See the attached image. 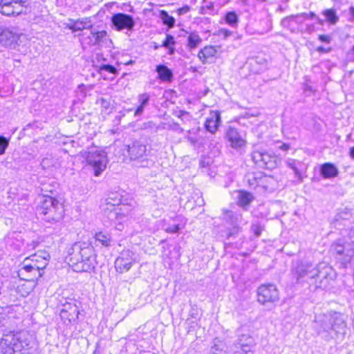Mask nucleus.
Wrapping results in <instances>:
<instances>
[{
	"mask_svg": "<svg viewBox=\"0 0 354 354\" xmlns=\"http://www.w3.org/2000/svg\"><path fill=\"white\" fill-rule=\"evenodd\" d=\"M219 218L230 225L225 230L221 231V237L227 241L226 243L235 248L241 247L243 243L242 226L246 225L248 221L243 218L240 212L225 209H222Z\"/></svg>",
	"mask_w": 354,
	"mask_h": 354,
	"instance_id": "1",
	"label": "nucleus"
},
{
	"mask_svg": "<svg viewBox=\"0 0 354 354\" xmlns=\"http://www.w3.org/2000/svg\"><path fill=\"white\" fill-rule=\"evenodd\" d=\"M28 344L19 334L10 331L4 334L0 341V354H27Z\"/></svg>",
	"mask_w": 354,
	"mask_h": 354,
	"instance_id": "2",
	"label": "nucleus"
},
{
	"mask_svg": "<svg viewBox=\"0 0 354 354\" xmlns=\"http://www.w3.org/2000/svg\"><path fill=\"white\" fill-rule=\"evenodd\" d=\"M37 211L42 215V219L47 222L59 221L63 217L64 207L53 196L46 197L39 202Z\"/></svg>",
	"mask_w": 354,
	"mask_h": 354,
	"instance_id": "3",
	"label": "nucleus"
},
{
	"mask_svg": "<svg viewBox=\"0 0 354 354\" xmlns=\"http://www.w3.org/2000/svg\"><path fill=\"white\" fill-rule=\"evenodd\" d=\"M124 150L130 160L133 161L135 164L140 167H149L153 164L150 157V150L147 149V146L140 141H136L131 145H126Z\"/></svg>",
	"mask_w": 354,
	"mask_h": 354,
	"instance_id": "4",
	"label": "nucleus"
},
{
	"mask_svg": "<svg viewBox=\"0 0 354 354\" xmlns=\"http://www.w3.org/2000/svg\"><path fill=\"white\" fill-rule=\"evenodd\" d=\"M330 250L335 253V258L341 266H346L354 256V247L343 239H338L331 245Z\"/></svg>",
	"mask_w": 354,
	"mask_h": 354,
	"instance_id": "5",
	"label": "nucleus"
},
{
	"mask_svg": "<svg viewBox=\"0 0 354 354\" xmlns=\"http://www.w3.org/2000/svg\"><path fill=\"white\" fill-rule=\"evenodd\" d=\"M87 164L92 167L95 176H100L106 167L108 162L104 151H89L86 156Z\"/></svg>",
	"mask_w": 354,
	"mask_h": 354,
	"instance_id": "6",
	"label": "nucleus"
},
{
	"mask_svg": "<svg viewBox=\"0 0 354 354\" xmlns=\"http://www.w3.org/2000/svg\"><path fill=\"white\" fill-rule=\"evenodd\" d=\"M111 28L118 32L126 30L132 32L134 30L136 22L135 18L129 14L117 12L111 17Z\"/></svg>",
	"mask_w": 354,
	"mask_h": 354,
	"instance_id": "7",
	"label": "nucleus"
},
{
	"mask_svg": "<svg viewBox=\"0 0 354 354\" xmlns=\"http://www.w3.org/2000/svg\"><path fill=\"white\" fill-rule=\"evenodd\" d=\"M251 157L254 164L259 168L272 170L277 167V156L266 151H254Z\"/></svg>",
	"mask_w": 354,
	"mask_h": 354,
	"instance_id": "8",
	"label": "nucleus"
},
{
	"mask_svg": "<svg viewBox=\"0 0 354 354\" xmlns=\"http://www.w3.org/2000/svg\"><path fill=\"white\" fill-rule=\"evenodd\" d=\"M278 297V290L274 285L263 284L258 288L257 300L263 304L274 302Z\"/></svg>",
	"mask_w": 354,
	"mask_h": 354,
	"instance_id": "9",
	"label": "nucleus"
},
{
	"mask_svg": "<svg viewBox=\"0 0 354 354\" xmlns=\"http://www.w3.org/2000/svg\"><path fill=\"white\" fill-rule=\"evenodd\" d=\"M89 30V35L84 38V42L90 46H103L106 44L108 35L106 30H98L93 28L92 25Z\"/></svg>",
	"mask_w": 354,
	"mask_h": 354,
	"instance_id": "10",
	"label": "nucleus"
},
{
	"mask_svg": "<svg viewBox=\"0 0 354 354\" xmlns=\"http://www.w3.org/2000/svg\"><path fill=\"white\" fill-rule=\"evenodd\" d=\"M225 138L230 143V146L235 149H240L246 144V141L243 138L238 129L231 126L226 129Z\"/></svg>",
	"mask_w": 354,
	"mask_h": 354,
	"instance_id": "11",
	"label": "nucleus"
},
{
	"mask_svg": "<svg viewBox=\"0 0 354 354\" xmlns=\"http://www.w3.org/2000/svg\"><path fill=\"white\" fill-rule=\"evenodd\" d=\"M79 309L75 303L66 302L60 312V317L64 323L75 322L78 318Z\"/></svg>",
	"mask_w": 354,
	"mask_h": 354,
	"instance_id": "12",
	"label": "nucleus"
},
{
	"mask_svg": "<svg viewBox=\"0 0 354 354\" xmlns=\"http://www.w3.org/2000/svg\"><path fill=\"white\" fill-rule=\"evenodd\" d=\"M19 35L9 28L0 26V44L7 48H15Z\"/></svg>",
	"mask_w": 354,
	"mask_h": 354,
	"instance_id": "13",
	"label": "nucleus"
},
{
	"mask_svg": "<svg viewBox=\"0 0 354 354\" xmlns=\"http://www.w3.org/2000/svg\"><path fill=\"white\" fill-rule=\"evenodd\" d=\"M221 48L220 46H206L199 50L198 57L203 64H212L217 57L216 55Z\"/></svg>",
	"mask_w": 354,
	"mask_h": 354,
	"instance_id": "14",
	"label": "nucleus"
},
{
	"mask_svg": "<svg viewBox=\"0 0 354 354\" xmlns=\"http://www.w3.org/2000/svg\"><path fill=\"white\" fill-rule=\"evenodd\" d=\"M221 124V113L218 111H211L206 118L204 127L211 134H214Z\"/></svg>",
	"mask_w": 354,
	"mask_h": 354,
	"instance_id": "15",
	"label": "nucleus"
},
{
	"mask_svg": "<svg viewBox=\"0 0 354 354\" xmlns=\"http://www.w3.org/2000/svg\"><path fill=\"white\" fill-rule=\"evenodd\" d=\"M338 168L334 163L327 162L319 166V174L323 179H332L339 175Z\"/></svg>",
	"mask_w": 354,
	"mask_h": 354,
	"instance_id": "16",
	"label": "nucleus"
},
{
	"mask_svg": "<svg viewBox=\"0 0 354 354\" xmlns=\"http://www.w3.org/2000/svg\"><path fill=\"white\" fill-rule=\"evenodd\" d=\"M111 243V235L108 232H99L95 234L93 239L90 241V245L94 246L109 247Z\"/></svg>",
	"mask_w": 354,
	"mask_h": 354,
	"instance_id": "17",
	"label": "nucleus"
},
{
	"mask_svg": "<svg viewBox=\"0 0 354 354\" xmlns=\"http://www.w3.org/2000/svg\"><path fill=\"white\" fill-rule=\"evenodd\" d=\"M155 71L157 73V78L163 82H171L174 79V73L171 69L166 65L160 64L156 66Z\"/></svg>",
	"mask_w": 354,
	"mask_h": 354,
	"instance_id": "18",
	"label": "nucleus"
},
{
	"mask_svg": "<svg viewBox=\"0 0 354 354\" xmlns=\"http://www.w3.org/2000/svg\"><path fill=\"white\" fill-rule=\"evenodd\" d=\"M57 185V184L54 180H45L42 181L40 186L38 187V189H39V194L42 195L41 200L46 197H50V194L53 195L56 192Z\"/></svg>",
	"mask_w": 354,
	"mask_h": 354,
	"instance_id": "19",
	"label": "nucleus"
},
{
	"mask_svg": "<svg viewBox=\"0 0 354 354\" xmlns=\"http://www.w3.org/2000/svg\"><path fill=\"white\" fill-rule=\"evenodd\" d=\"M150 95L143 93L138 95V106L134 111V117H140L142 115L145 109L149 104Z\"/></svg>",
	"mask_w": 354,
	"mask_h": 354,
	"instance_id": "20",
	"label": "nucleus"
},
{
	"mask_svg": "<svg viewBox=\"0 0 354 354\" xmlns=\"http://www.w3.org/2000/svg\"><path fill=\"white\" fill-rule=\"evenodd\" d=\"M285 164L294 171L295 176L297 178L299 183H301L303 181V176L301 174V169L304 166L303 162L292 158H288L285 160Z\"/></svg>",
	"mask_w": 354,
	"mask_h": 354,
	"instance_id": "21",
	"label": "nucleus"
},
{
	"mask_svg": "<svg viewBox=\"0 0 354 354\" xmlns=\"http://www.w3.org/2000/svg\"><path fill=\"white\" fill-rule=\"evenodd\" d=\"M183 32L182 36H185L188 34L185 30H183ZM187 41V48L189 50H192L198 47L202 42V39L196 32H192L189 33Z\"/></svg>",
	"mask_w": 354,
	"mask_h": 354,
	"instance_id": "22",
	"label": "nucleus"
},
{
	"mask_svg": "<svg viewBox=\"0 0 354 354\" xmlns=\"http://www.w3.org/2000/svg\"><path fill=\"white\" fill-rule=\"evenodd\" d=\"M237 200V204L239 206L246 210L251 202L254 200V196L249 192L240 190L238 192Z\"/></svg>",
	"mask_w": 354,
	"mask_h": 354,
	"instance_id": "23",
	"label": "nucleus"
},
{
	"mask_svg": "<svg viewBox=\"0 0 354 354\" xmlns=\"http://www.w3.org/2000/svg\"><path fill=\"white\" fill-rule=\"evenodd\" d=\"M71 23L66 24V28L72 32L82 31L84 29H89L91 24L87 19H78L77 21L70 20Z\"/></svg>",
	"mask_w": 354,
	"mask_h": 354,
	"instance_id": "24",
	"label": "nucleus"
},
{
	"mask_svg": "<svg viewBox=\"0 0 354 354\" xmlns=\"http://www.w3.org/2000/svg\"><path fill=\"white\" fill-rule=\"evenodd\" d=\"M17 236H18V234L15 232H12L8 234L4 239L6 244L11 250L19 251L21 250L22 242Z\"/></svg>",
	"mask_w": 354,
	"mask_h": 354,
	"instance_id": "25",
	"label": "nucleus"
},
{
	"mask_svg": "<svg viewBox=\"0 0 354 354\" xmlns=\"http://www.w3.org/2000/svg\"><path fill=\"white\" fill-rule=\"evenodd\" d=\"M176 41L174 37L170 34H166L165 39L162 41L160 46L166 48L169 55L175 54Z\"/></svg>",
	"mask_w": 354,
	"mask_h": 354,
	"instance_id": "26",
	"label": "nucleus"
},
{
	"mask_svg": "<svg viewBox=\"0 0 354 354\" xmlns=\"http://www.w3.org/2000/svg\"><path fill=\"white\" fill-rule=\"evenodd\" d=\"M13 0H0V12L6 16H13L14 12Z\"/></svg>",
	"mask_w": 354,
	"mask_h": 354,
	"instance_id": "27",
	"label": "nucleus"
},
{
	"mask_svg": "<svg viewBox=\"0 0 354 354\" xmlns=\"http://www.w3.org/2000/svg\"><path fill=\"white\" fill-rule=\"evenodd\" d=\"M13 16H19L21 15H27L28 12V3L26 1H14Z\"/></svg>",
	"mask_w": 354,
	"mask_h": 354,
	"instance_id": "28",
	"label": "nucleus"
},
{
	"mask_svg": "<svg viewBox=\"0 0 354 354\" xmlns=\"http://www.w3.org/2000/svg\"><path fill=\"white\" fill-rule=\"evenodd\" d=\"M322 14L325 17L326 21L330 25H335L339 21V16L334 8L325 9Z\"/></svg>",
	"mask_w": 354,
	"mask_h": 354,
	"instance_id": "29",
	"label": "nucleus"
},
{
	"mask_svg": "<svg viewBox=\"0 0 354 354\" xmlns=\"http://www.w3.org/2000/svg\"><path fill=\"white\" fill-rule=\"evenodd\" d=\"M250 65L255 73H260L266 68L265 60L259 57L252 59L250 62Z\"/></svg>",
	"mask_w": 354,
	"mask_h": 354,
	"instance_id": "30",
	"label": "nucleus"
},
{
	"mask_svg": "<svg viewBox=\"0 0 354 354\" xmlns=\"http://www.w3.org/2000/svg\"><path fill=\"white\" fill-rule=\"evenodd\" d=\"M159 17L161 19L162 24L167 26L169 28L174 26L176 19L174 17L169 15L166 10H160L159 13Z\"/></svg>",
	"mask_w": 354,
	"mask_h": 354,
	"instance_id": "31",
	"label": "nucleus"
},
{
	"mask_svg": "<svg viewBox=\"0 0 354 354\" xmlns=\"http://www.w3.org/2000/svg\"><path fill=\"white\" fill-rule=\"evenodd\" d=\"M225 21L231 27H236L239 21V17L234 11L226 12L224 17Z\"/></svg>",
	"mask_w": 354,
	"mask_h": 354,
	"instance_id": "32",
	"label": "nucleus"
},
{
	"mask_svg": "<svg viewBox=\"0 0 354 354\" xmlns=\"http://www.w3.org/2000/svg\"><path fill=\"white\" fill-rule=\"evenodd\" d=\"M93 248L92 245L86 243L84 245L82 252L80 253L81 260L82 262H84L86 264V261H90V259L91 257V254L93 253Z\"/></svg>",
	"mask_w": 354,
	"mask_h": 354,
	"instance_id": "33",
	"label": "nucleus"
},
{
	"mask_svg": "<svg viewBox=\"0 0 354 354\" xmlns=\"http://www.w3.org/2000/svg\"><path fill=\"white\" fill-rule=\"evenodd\" d=\"M10 138H8L2 135H0V156L6 153L7 148L9 146Z\"/></svg>",
	"mask_w": 354,
	"mask_h": 354,
	"instance_id": "34",
	"label": "nucleus"
},
{
	"mask_svg": "<svg viewBox=\"0 0 354 354\" xmlns=\"http://www.w3.org/2000/svg\"><path fill=\"white\" fill-rule=\"evenodd\" d=\"M84 245H86L85 242L75 243L70 249V254H75V253L80 254Z\"/></svg>",
	"mask_w": 354,
	"mask_h": 354,
	"instance_id": "35",
	"label": "nucleus"
},
{
	"mask_svg": "<svg viewBox=\"0 0 354 354\" xmlns=\"http://www.w3.org/2000/svg\"><path fill=\"white\" fill-rule=\"evenodd\" d=\"M129 253V251L122 252L121 254V256L120 257V258L116 259L115 264L119 263V261H121V262L120 263V266H131L132 261H129L127 259H126V256H128Z\"/></svg>",
	"mask_w": 354,
	"mask_h": 354,
	"instance_id": "36",
	"label": "nucleus"
},
{
	"mask_svg": "<svg viewBox=\"0 0 354 354\" xmlns=\"http://www.w3.org/2000/svg\"><path fill=\"white\" fill-rule=\"evenodd\" d=\"M99 71L100 72L106 71L109 73L114 75H116L118 73L117 68L111 64H102L99 67Z\"/></svg>",
	"mask_w": 354,
	"mask_h": 354,
	"instance_id": "37",
	"label": "nucleus"
},
{
	"mask_svg": "<svg viewBox=\"0 0 354 354\" xmlns=\"http://www.w3.org/2000/svg\"><path fill=\"white\" fill-rule=\"evenodd\" d=\"M183 227V225H180L179 223H174L169 225L165 228V232L170 234H175L178 233L182 228Z\"/></svg>",
	"mask_w": 354,
	"mask_h": 354,
	"instance_id": "38",
	"label": "nucleus"
},
{
	"mask_svg": "<svg viewBox=\"0 0 354 354\" xmlns=\"http://www.w3.org/2000/svg\"><path fill=\"white\" fill-rule=\"evenodd\" d=\"M306 16V13H301L299 15H292V17H293L292 20L294 22H295L297 24L300 25L304 22V21L306 20L305 17Z\"/></svg>",
	"mask_w": 354,
	"mask_h": 354,
	"instance_id": "39",
	"label": "nucleus"
},
{
	"mask_svg": "<svg viewBox=\"0 0 354 354\" xmlns=\"http://www.w3.org/2000/svg\"><path fill=\"white\" fill-rule=\"evenodd\" d=\"M292 18L293 17H292V15L283 18L281 21V26L286 28L290 29V26H291V22L293 21Z\"/></svg>",
	"mask_w": 354,
	"mask_h": 354,
	"instance_id": "40",
	"label": "nucleus"
},
{
	"mask_svg": "<svg viewBox=\"0 0 354 354\" xmlns=\"http://www.w3.org/2000/svg\"><path fill=\"white\" fill-rule=\"evenodd\" d=\"M232 32L226 28H221L218 30V35L223 37V39H226L232 35Z\"/></svg>",
	"mask_w": 354,
	"mask_h": 354,
	"instance_id": "41",
	"label": "nucleus"
},
{
	"mask_svg": "<svg viewBox=\"0 0 354 354\" xmlns=\"http://www.w3.org/2000/svg\"><path fill=\"white\" fill-rule=\"evenodd\" d=\"M191 10L190 6L188 5L183 6V7L177 9L176 12L179 16L184 15L189 12Z\"/></svg>",
	"mask_w": 354,
	"mask_h": 354,
	"instance_id": "42",
	"label": "nucleus"
},
{
	"mask_svg": "<svg viewBox=\"0 0 354 354\" xmlns=\"http://www.w3.org/2000/svg\"><path fill=\"white\" fill-rule=\"evenodd\" d=\"M318 39L321 42L325 43V44H330L332 40L331 37L328 35H319L318 36Z\"/></svg>",
	"mask_w": 354,
	"mask_h": 354,
	"instance_id": "43",
	"label": "nucleus"
},
{
	"mask_svg": "<svg viewBox=\"0 0 354 354\" xmlns=\"http://www.w3.org/2000/svg\"><path fill=\"white\" fill-rule=\"evenodd\" d=\"M251 228H252V230L254 232V234L255 235L256 237L260 236V235L261 234V232H262V228L260 225H253Z\"/></svg>",
	"mask_w": 354,
	"mask_h": 354,
	"instance_id": "44",
	"label": "nucleus"
},
{
	"mask_svg": "<svg viewBox=\"0 0 354 354\" xmlns=\"http://www.w3.org/2000/svg\"><path fill=\"white\" fill-rule=\"evenodd\" d=\"M247 180L250 187H255L257 185L256 178L254 174H249L247 176Z\"/></svg>",
	"mask_w": 354,
	"mask_h": 354,
	"instance_id": "45",
	"label": "nucleus"
},
{
	"mask_svg": "<svg viewBox=\"0 0 354 354\" xmlns=\"http://www.w3.org/2000/svg\"><path fill=\"white\" fill-rule=\"evenodd\" d=\"M108 202H107V204L108 205H111L112 206H115V205H121V199L119 198L118 200H113V198L109 197L108 199Z\"/></svg>",
	"mask_w": 354,
	"mask_h": 354,
	"instance_id": "46",
	"label": "nucleus"
},
{
	"mask_svg": "<svg viewBox=\"0 0 354 354\" xmlns=\"http://www.w3.org/2000/svg\"><path fill=\"white\" fill-rule=\"evenodd\" d=\"M176 116L182 120H184L186 118H188L189 115V113L185 111H180Z\"/></svg>",
	"mask_w": 354,
	"mask_h": 354,
	"instance_id": "47",
	"label": "nucleus"
},
{
	"mask_svg": "<svg viewBox=\"0 0 354 354\" xmlns=\"http://www.w3.org/2000/svg\"><path fill=\"white\" fill-rule=\"evenodd\" d=\"M207 8L209 10L213 11L214 10V4L213 3H209L208 5L206 6V7H201V13L204 14L205 12V10Z\"/></svg>",
	"mask_w": 354,
	"mask_h": 354,
	"instance_id": "48",
	"label": "nucleus"
},
{
	"mask_svg": "<svg viewBox=\"0 0 354 354\" xmlns=\"http://www.w3.org/2000/svg\"><path fill=\"white\" fill-rule=\"evenodd\" d=\"M35 258H36V255H32V256H31V257H29V258H26V259H24V266H32V265H31L30 263H28V261L29 260H31L32 261H37V259H35Z\"/></svg>",
	"mask_w": 354,
	"mask_h": 354,
	"instance_id": "49",
	"label": "nucleus"
},
{
	"mask_svg": "<svg viewBox=\"0 0 354 354\" xmlns=\"http://www.w3.org/2000/svg\"><path fill=\"white\" fill-rule=\"evenodd\" d=\"M279 149L287 151L290 149V145L286 143H282L279 147Z\"/></svg>",
	"mask_w": 354,
	"mask_h": 354,
	"instance_id": "50",
	"label": "nucleus"
},
{
	"mask_svg": "<svg viewBox=\"0 0 354 354\" xmlns=\"http://www.w3.org/2000/svg\"><path fill=\"white\" fill-rule=\"evenodd\" d=\"M306 15L307 16L305 17L306 19H313L317 18V15L315 12H310L308 14L306 13Z\"/></svg>",
	"mask_w": 354,
	"mask_h": 354,
	"instance_id": "51",
	"label": "nucleus"
},
{
	"mask_svg": "<svg viewBox=\"0 0 354 354\" xmlns=\"http://www.w3.org/2000/svg\"><path fill=\"white\" fill-rule=\"evenodd\" d=\"M330 49H326L323 46H319L317 48V51L319 53H326L329 52Z\"/></svg>",
	"mask_w": 354,
	"mask_h": 354,
	"instance_id": "52",
	"label": "nucleus"
},
{
	"mask_svg": "<svg viewBox=\"0 0 354 354\" xmlns=\"http://www.w3.org/2000/svg\"><path fill=\"white\" fill-rule=\"evenodd\" d=\"M348 156L349 157L354 160V146L351 147L348 149Z\"/></svg>",
	"mask_w": 354,
	"mask_h": 354,
	"instance_id": "53",
	"label": "nucleus"
},
{
	"mask_svg": "<svg viewBox=\"0 0 354 354\" xmlns=\"http://www.w3.org/2000/svg\"><path fill=\"white\" fill-rule=\"evenodd\" d=\"M314 30H315V26H314V25H312V24H311V25H308V26H306V32H307L308 33H309V34L312 33V32L314 31Z\"/></svg>",
	"mask_w": 354,
	"mask_h": 354,
	"instance_id": "54",
	"label": "nucleus"
},
{
	"mask_svg": "<svg viewBox=\"0 0 354 354\" xmlns=\"http://www.w3.org/2000/svg\"><path fill=\"white\" fill-rule=\"evenodd\" d=\"M34 269V267H23V270L26 272H30Z\"/></svg>",
	"mask_w": 354,
	"mask_h": 354,
	"instance_id": "55",
	"label": "nucleus"
},
{
	"mask_svg": "<svg viewBox=\"0 0 354 354\" xmlns=\"http://www.w3.org/2000/svg\"><path fill=\"white\" fill-rule=\"evenodd\" d=\"M117 214L118 213L115 211H111V212H110V218L111 219L115 218L116 217Z\"/></svg>",
	"mask_w": 354,
	"mask_h": 354,
	"instance_id": "56",
	"label": "nucleus"
},
{
	"mask_svg": "<svg viewBox=\"0 0 354 354\" xmlns=\"http://www.w3.org/2000/svg\"><path fill=\"white\" fill-rule=\"evenodd\" d=\"M315 19L317 20V23L319 25H322V26L324 25V19L319 18V17H317V18H316Z\"/></svg>",
	"mask_w": 354,
	"mask_h": 354,
	"instance_id": "57",
	"label": "nucleus"
},
{
	"mask_svg": "<svg viewBox=\"0 0 354 354\" xmlns=\"http://www.w3.org/2000/svg\"><path fill=\"white\" fill-rule=\"evenodd\" d=\"M174 125L175 127L176 130H180V131H183V129L180 127L178 124L174 123Z\"/></svg>",
	"mask_w": 354,
	"mask_h": 354,
	"instance_id": "58",
	"label": "nucleus"
},
{
	"mask_svg": "<svg viewBox=\"0 0 354 354\" xmlns=\"http://www.w3.org/2000/svg\"><path fill=\"white\" fill-rule=\"evenodd\" d=\"M349 11H350V14L352 15V17H354V7L353 6H351L350 8H349Z\"/></svg>",
	"mask_w": 354,
	"mask_h": 354,
	"instance_id": "59",
	"label": "nucleus"
},
{
	"mask_svg": "<svg viewBox=\"0 0 354 354\" xmlns=\"http://www.w3.org/2000/svg\"><path fill=\"white\" fill-rule=\"evenodd\" d=\"M350 234L351 236L354 237V226L351 228Z\"/></svg>",
	"mask_w": 354,
	"mask_h": 354,
	"instance_id": "60",
	"label": "nucleus"
},
{
	"mask_svg": "<svg viewBox=\"0 0 354 354\" xmlns=\"http://www.w3.org/2000/svg\"><path fill=\"white\" fill-rule=\"evenodd\" d=\"M129 12H134V8L133 6H131L129 10Z\"/></svg>",
	"mask_w": 354,
	"mask_h": 354,
	"instance_id": "61",
	"label": "nucleus"
},
{
	"mask_svg": "<svg viewBox=\"0 0 354 354\" xmlns=\"http://www.w3.org/2000/svg\"><path fill=\"white\" fill-rule=\"evenodd\" d=\"M161 47L160 45V46H158V45H155L154 46V49L155 50H157L158 48Z\"/></svg>",
	"mask_w": 354,
	"mask_h": 354,
	"instance_id": "62",
	"label": "nucleus"
},
{
	"mask_svg": "<svg viewBox=\"0 0 354 354\" xmlns=\"http://www.w3.org/2000/svg\"><path fill=\"white\" fill-rule=\"evenodd\" d=\"M338 216H339V218H346L345 217H344V216L342 215V214H338Z\"/></svg>",
	"mask_w": 354,
	"mask_h": 354,
	"instance_id": "63",
	"label": "nucleus"
},
{
	"mask_svg": "<svg viewBox=\"0 0 354 354\" xmlns=\"http://www.w3.org/2000/svg\"><path fill=\"white\" fill-rule=\"evenodd\" d=\"M36 246V243L35 242H32V248H34Z\"/></svg>",
	"mask_w": 354,
	"mask_h": 354,
	"instance_id": "64",
	"label": "nucleus"
}]
</instances>
